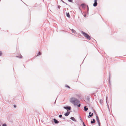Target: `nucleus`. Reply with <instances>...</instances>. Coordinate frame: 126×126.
<instances>
[{"instance_id": "4", "label": "nucleus", "mask_w": 126, "mask_h": 126, "mask_svg": "<svg viewBox=\"0 0 126 126\" xmlns=\"http://www.w3.org/2000/svg\"><path fill=\"white\" fill-rule=\"evenodd\" d=\"M97 0H94V3L93 4V6L94 7H96L97 4Z\"/></svg>"}, {"instance_id": "21", "label": "nucleus", "mask_w": 126, "mask_h": 126, "mask_svg": "<svg viewBox=\"0 0 126 126\" xmlns=\"http://www.w3.org/2000/svg\"><path fill=\"white\" fill-rule=\"evenodd\" d=\"M59 117L60 118H62V115L61 114L59 116Z\"/></svg>"}, {"instance_id": "30", "label": "nucleus", "mask_w": 126, "mask_h": 126, "mask_svg": "<svg viewBox=\"0 0 126 126\" xmlns=\"http://www.w3.org/2000/svg\"><path fill=\"white\" fill-rule=\"evenodd\" d=\"M60 7H61V6L60 5H59L58 6V8H59V9H60Z\"/></svg>"}, {"instance_id": "25", "label": "nucleus", "mask_w": 126, "mask_h": 126, "mask_svg": "<svg viewBox=\"0 0 126 126\" xmlns=\"http://www.w3.org/2000/svg\"><path fill=\"white\" fill-rule=\"evenodd\" d=\"M68 1L70 2H72L73 0H68Z\"/></svg>"}, {"instance_id": "34", "label": "nucleus", "mask_w": 126, "mask_h": 126, "mask_svg": "<svg viewBox=\"0 0 126 126\" xmlns=\"http://www.w3.org/2000/svg\"><path fill=\"white\" fill-rule=\"evenodd\" d=\"M86 16V15H84V17H85Z\"/></svg>"}, {"instance_id": "8", "label": "nucleus", "mask_w": 126, "mask_h": 126, "mask_svg": "<svg viewBox=\"0 0 126 126\" xmlns=\"http://www.w3.org/2000/svg\"><path fill=\"white\" fill-rule=\"evenodd\" d=\"M70 113V112H67L65 113L64 114V115L66 116H68Z\"/></svg>"}, {"instance_id": "35", "label": "nucleus", "mask_w": 126, "mask_h": 126, "mask_svg": "<svg viewBox=\"0 0 126 126\" xmlns=\"http://www.w3.org/2000/svg\"><path fill=\"white\" fill-rule=\"evenodd\" d=\"M56 100L55 101V103H55V102H56Z\"/></svg>"}, {"instance_id": "5", "label": "nucleus", "mask_w": 126, "mask_h": 126, "mask_svg": "<svg viewBox=\"0 0 126 126\" xmlns=\"http://www.w3.org/2000/svg\"><path fill=\"white\" fill-rule=\"evenodd\" d=\"M81 6H82V8L84 9L85 8V6L86 5L84 3H82L81 4Z\"/></svg>"}, {"instance_id": "7", "label": "nucleus", "mask_w": 126, "mask_h": 126, "mask_svg": "<svg viewBox=\"0 0 126 126\" xmlns=\"http://www.w3.org/2000/svg\"><path fill=\"white\" fill-rule=\"evenodd\" d=\"M70 119L73 121H74L75 122H76L77 121L75 119V118L73 117H71L70 118Z\"/></svg>"}, {"instance_id": "1", "label": "nucleus", "mask_w": 126, "mask_h": 126, "mask_svg": "<svg viewBox=\"0 0 126 126\" xmlns=\"http://www.w3.org/2000/svg\"><path fill=\"white\" fill-rule=\"evenodd\" d=\"M69 100L71 103L74 104L75 105H77V104L80 102L79 100L74 97H72L70 98Z\"/></svg>"}, {"instance_id": "14", "label": "nucleus", "mask_w": 126, "mask_h": 126, "mask_svg": "<svg viewBox=\"0 0 126 126\" xmlns=\"http://www.w3.org/2000/svg\"><path fill=\"white\" fill-rule=\"evenodd\" d=\"M71 30L73 33H75L76 32V31L73 29H72Z\"/></svg>"}, {"instance_id": "13", "label": "nucleus", "mask_w": 126, "mask_h": 126, "mask_svg": "<svg viewBox=\"0 0 126 126\" xmlns=\"http://www.w3.org/2000/svg\"><path fill=\"white\" fill-rule=\"evenodd\" d=\"M95 120L94 119H93V121H91V124H93L95 123Z\"/></svg>"}, {"instance_id": "19", "label": "nucleus", "mask_w": 126, "mask_h": 126, "mask_svg": "<svg viewBox=\"0 0 126 126\" xmlns=\"http://www.w3.org/2000/svg\"><path fill=\"white\" fill-rule=\"evenodd\" d=\"M65 86L67 87V88H70V86H68V85H65Z\"/></svg>"}, {"instance_id": "17", "label": "nucleus", "mask_w": 126, "mask_h": 126, "mask_svg": "<svg viewBox=\"0 0 126 126\" xmlns=\"http://www.w3.org/2000/svg\"><path fill=\"white\" fill-rule=\"evenodd\" d=\"M110 73L109 75V84H110Z\"/></svg>"}, {"instance_id": "9", "label": "nucleus", "mask_w": 126, "mask_h": 126, "mask_svg": "<svg viewBox=\"0 0 126 126\" xmlns=\"http://www.w3.org/2000/svg\"><path fill=\"white\" fill-rule=\"evenodd\" d=\"M96 120L97 121V122L98 123L99 122V118L98 117V116L97 115H96Z\"/></svg>"}, {"instance_id": "20", "label": "nucleus", "mask_w": 126, "mask_h": 126, "mask_svg": "<svg viewBox=\"0 0 126 126\" xmlns=\"http://www.w3.org/2000/svg\"><path fill=\"white\" fill-rule=\"evenodd\" d=\"M22 56H16V57H18V58H22Z\"/></svg>"}, {"instance_id": "27", "label": "nucleus", "mask_w": 126, "mask_h": 126, "mask_svg": "<svg viewBox=\"0 0 126 126\" xmlns=\"http://www.w3.org/2000/svg\"><path fill=\"white\" fill-rule=\"evenodd\" d=\"M2 54V52L0 51V56H1Z\"/></svg>"}, {"instance_id": "18", "label": "nucleus", "mask_w": 126, "mask_h": 126, "mask_svg": "<svg viewBox=\"0 0 126 126\" xmlns=\"http://www.w3.org/2000/svg\"><path fill=\"white\" fill-rule=\"evenodd\" d=\"M103 100L102 99H100V103L101 104H102L103 103Z\"/></svg>"}, {"instance_id": "32", "label": "nucleus", "mask_w": 126, "mask_h": 126, "mask_svg": "<svg viewBox=\"0 0 126 126\" xmlns=\"http://www.w3.org/2000/svg\"><path fill=\"white\" fill-rule=\"evenodd\" d=\"M62 118H63V119H65V117H63Z\"/></svg>"}, {"instance_id": "31", "label": "nucleus", "mask_w": 126, "mask_h": 126, "mask_svg": "<svg viewBox=\"0 0 126 126\" xmlns=\"http://www.w3.org/2000/svg\"><path fill=\"white\" fill-rule=\"evenodd\" d=\"M14 108H16V105H14Z\"/></svg>"}, {"instance_id": "2", "label": "nucleus", "mask_w": 126, "mask_h": 126, "mask_svg": "<svg viewBox=\"0 0 126 126\" xmlns=\"http://www.w3.org/2000/svg\"><path fill=\"white\" fill-rule=\"evenodd\" d=\"M81 33L88 40H90L91 38L90 36L88 34L85 33L83 31L81 32Z\"/></svg>"}, {"instance_id": "33", "label": "nucleus", "mask_w": 126, "mask_h": 126, "mask_svg": "<svg viewBox=\"0 0 126 126\" xmlns=\"http://www.w3.org/2000/svg\"><path fill=\"white\" fill-rule=\"evenodd\" d=\"M91 112H89V115L90 114H91Z\"/></svg>"}, {"instance_id": "28", "label": "nucleus", "mask_w": 126, "mask_h": 126, "mask_svg": "<svg viewBox=\"0 0 126 126\" xmlns=\"http://www.w3.org/2000/svg\"><path fill=\"white\" fill-rule=\"evenodd\" d=\"M83 126H86L85 125V124L84 122H83Z\"/></svg>"}, {"instance_id": "26", "label": "nucleus", "mask_w": 126, "mask_h": 126, "mask_svg": "<svg viewBox=\"0 0 126 126\" xmlns=\"http://www.w3.org/2000/svg\"><path fill=\"white\" fill-rule=\"evenodd\" d=\"M78 107H79L80 106V104H79L78 105H77H77Z\"/></svg>"}, {"instance_id": "15", "label": "nucleus", "mask_w": 126, "mask_h": 126, "mask_svg": "<svg viewBox=\"0 0 126 126\" xmlns=\"http://www.w3.org/2000/svg\"><path fill=\"white\" fill-rule=\"evenodd\" d=\"M108 97L107 96L106 97V103H107V105L108 106L109 108V105L108 104V103H107V98H108Z\"/></svg>"}, {"instance_id": "10", "label": "nucleus", "mask_w": 126, "mask_h": 126, "mask_svg": "<svg viewBox=\"0 0 126 126\" xmlns=\"http://www.w3.org/2000/svg\"><path fill=\"white\" fill-rule=\"evenodd\" d=\"M84 110L85 111H87L88 109L87 108V106H85L84 107Z\"/></svg>"}, {"instance_id": "22", "label": "nucleus", "mask_w": 126, "mask_h": 126, "mask_svg": "<svg viewBox=\"0 0 126 126\" xmlns=\"http://www.w3.org/2000/svg\"><path fill=\"white\" fill-rule=\"evenodd\" d=\"M87 12H88V11L89 10V7H88V5H87Z\"/></svg>"}, {"instance_id": "23", "label": "nucleus", "mask_w": 126, "mask_h": 126, "mask_svg": "<svg viewBox=\"0 0 126 126\" xmlns=\"http://www.w3.org/2000/svg\"><path fill=\"white\" fill-rule=\"evenodd\" d=\"M2 126H7L6 124L5 123L2 125Z\"/></svg>"}, {"instance_id": "29", "label": "nucleus", "mask_w": 126, "mask_h": 126, "mask_svg": "<svg viewBox=\"0 0 126 126\" xmlns=\"http://www.w3.org/2000/svg\"><path fill=\"white\" fill-rule=\"evenodd\" d=\"M98 123L99 126H100V122H98Z\"/></svg>"}, {"instance_id": "6", "label": "nucleus", "mask_w": 126, "mask_h": 126, "mask_svg": "<svg viewBox=\"0 0 126 126\" xmlns=\"http://www.w3.org/2000/svg\"><path fill=\"white\" fill-rule=\"evenodd\" d=\"M54 122L56 124H58L59 123V122L56 119H53Z\"/></svg>"}, {"instance_id": "16", "label": "nucleus", "mask_w": 126, "mask_h": 126, "mask_svg": "<svg viewBox=\"0 0 126 126\" xmlns=\"http://www.w3.org/2000/svg\"><path fill=\"white\" fill-rule=\"evenodd\" d=\"M41 53H40V51H39L38 54L36 56H39L40 55H41Z\"/></svg>"}, {"instance_id": "11", "label": "nucleus", "mask_w": 126, "mask_h": 126, "mask_svg": "<svg viewBox=\"0 0 126 126\" xmlns=\"http://www.w3.org/2000/svg\"><path fill=\"white\" fill-rule=\"evenodd\" d=\"M66 16L69 18H70V15L69 13H66Z\"/></svg>"}, {"instance_id": "3", "label": "nucleus", "mask_w": 126, "mask_h": 126, "mask_svg": "<svg viewBox=\"0 0 126 126\" xmlns=\"http://www.w3.org/2000/svg\"><path fill=\"white\" fill-rule=\"evenodd\" d=\"M63 108L65 109L66 110H70L71 109V108L70 107L68 106L66 107H64Z\"/></svg>"}, {"instance_id": "24", "label": "nucleus", "mask_w": 126, "mask_h": 126, "mask_svg": "<svg viewBox=\"0 0 126 126\" xmlns=\"http://www.w3.org/2000/svg\"><path fill=\"white\" fill-rule=\"evenodd\" d=\"M61 0V1L63 3H64L65 4H67L65 2H64L63 0Z\"/></svg>"}, {"instance_id": "12", "label": "nucleus", "mask_w": 126, "mask_h": 126, "mask_svg": "<svg viewBox=\"0 0 126 126\" xmlns=\"http://www.w3.org/2000/svg\"><path fill=\"white\" fill-rule=\"evenodd\" d=\"M93 113H92L91 114H90L88 116V117L89 118L91 117H92L93 115Z\"/></svg>"}]
</instances>
